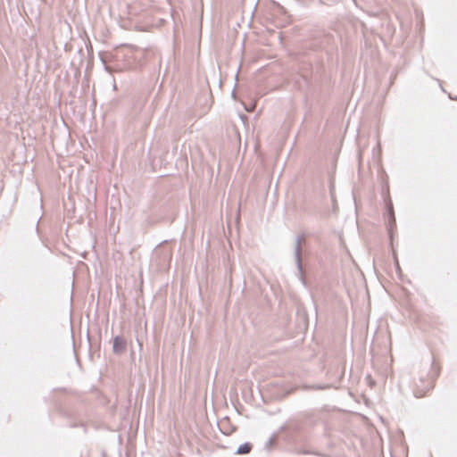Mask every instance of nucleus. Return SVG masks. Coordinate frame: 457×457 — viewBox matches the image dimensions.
<instances>
[{"instance_id": "f257e3e1", "label": "nucleus", "mask_w": 457, "mask_h": 457, "mask_svg": "<svg viewBox=\"0 0 457 457\" xmlns=\"http://www.w3.org/2000/svg\"><path fill=\"white\" fill-rule=\"evenodd\" d=\"M437 371L433 369L430 372L420 374L413 382V394L416 397L426 396L435 386Z\"/></svg>"}, {"instance_id": "7ed1b4c3", "label": "nucleus", "mask_w": 457, "mask_h": 457, "mask_svg": "<svg viewBox=\"0 0 457 457\" xmlns=\"http://www.w3.org/2000/svg\"><path fill=\"white\" fill-rule=\"evenodd\" d=\"M250 450H251V445L249 444H245L238 448L237 453L239 454H245V453H248L250 452Z\"/></svg>"}, {"instance_id": "f03ea898", "label": "nucleus", "mask_w": 457, "mask_h": 457, "mask_svg": "<svg viewBox=\"0 0 457 457\" xmlns=\"http://www.w3.org/2000/svg\"><path fill=\"white\" fill-rule=\"evenodd\" d=\"M126 348V341L120 337H116L113 340V351L115 353H121Z\"/></svg>"}]
</instances>
